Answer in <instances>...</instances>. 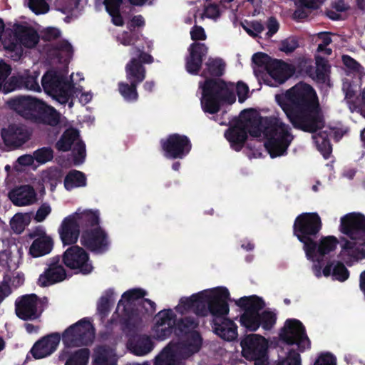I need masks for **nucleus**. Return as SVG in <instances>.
Wrapping results in <instances>:
<instances>
[{"label":"nucleus","instance_id":"obj_1","mask_svg":"<svg viewBox=\"0 0 365 365\" xmlns=\"http://www.w3.org/2000/svg\"><path fill=\"white\" fill-rule=\"evenodd\" d=\"M247 132L264 140V146L271 158L284 155L294 139L292 128L279 117H260L253 109L241 112L239 118L225 133L226 139L235 150L243 147Z\"/></svg>","mask_w":365,"mask_h":365},{"label":"nucleus","instance_id":"obj_2","mask_svg":"<svg viewBox=\"0 0 365 365\" xmlns=\"http://www.w3.org/2000/svg\"><path fill=\"white\" fill-rule=\"evenodd\" d=\"M230 299L229 289L218 286L180 298L175 309L181 314L192 310L199 316L210 315L214 332L224 340L232 341L238 334L236 324L227 317L230 312Z\"/></svg>","mask_w":365,"mask_h":365},{"label":"nucleus","instance_id":"obj_3","mask_svg":"<svg viewBox=\"0 0 365 365\" xmlns=\"http://www.w3.org/2000/svg\"><path fill=\"white\" fill-rule=\"evenodd\" d=\"M275 100L294 127L314 132L323 126L317 94L309 85L297 83L286 92L277 94Z\"/></svg>","mask_w":365,"mask_h":365},{"label":"nucleus","instance_id":"obj_4","mask_svg":"<svg viewBox=\"0 0 365 365\" xmlns=\"http://www.w3.org/2000/svg\"><path fill=\"white\" fill-rule=\"evenodd\" d=\"M338 230L346 236L340 239L339 257L349 267L365 259V215L354 212L341 216Z\"/></svg>","mask_w":365,"mask_h":365},{"label":"nucleus","instance_id":"obj_5","mask_svg":"<svg viewBox=\"0 0 365 365\" xmlns=\"http://www.w3.org/2000/svg\"><path fill=\"white\" fill-rule=\"evenodd\" d=\"M199 88L202 91L200 100L202 110L210 113L217 112L222 103H235L236 97L234 90H236L240 103L244 102L249 96V88L242 82H238L235 86L221 79L207 78L199 83Z\"/></svg>","mask_w":365,"mask_h":365},{"label":"nucleus","instance_id":"obj_6","mask_svg":"<svg viewBox=\"0 0 365 365\" xmlns=\"http://www.w3.org/2000/svg\"><path fill=\"white\" fill-rule=\"evenodd\" d=\"M187 314H181L175 308L165 309L158 312L153 319L150 328L152 339L162 341L168 339L173 333L176 335L189 333L185 341H173L180 344L193 343L192 334L196 331H192L197 327V323L192 318L184 317ZM197 334L200 336L197 332Z\"/></svg>","mask_w":365,"mask_h":365},{"label":"nucleus","instance_id":"obj_7","mask_svg":"<svg viewBox=\"0 0 365 365\" xmlns=\"http://www.w3.org/2000/svg\"><path fill=\"white\" fill-rule=\"evenodd\" d=\"M74 74L69 78L66 76V71L48 70L42 77L41 85L48 95L51 96L61 104L68 103L69 108L73 106V98H79L82 104L89 103L93 94L90 92H83L79 86H76L73 81Z\"/></svg>","mask_w":365,"mask_h":365},{"label":"nucleus","instance_id":"obj_8","mask_svg":"<svg viewBox=\"0 0 365 365\" xmlns=\"http://www.w3.org/2000/svg\"><path fill=\"white\" fill-rule=\"evenodd\" d=\"M235 305L243 310L240 317V325L246 329L255 331L262 327L265 331L272 329L277 322V314L267 309L259 313L265 307L262 297L251 295L234 299Z\"/></svg>","mask_w":365,"mask_h":365},{"label":"nucleus","instance_id":"obj_9","mask_svg":"<svg viewBox=\"0 0 365 365\" xmlns=\"http://www.w3.org/2000/svg\"><path fill=\"white\" fill-rule=\"evenodd\" d=\"M6 105L24 118L36 123L55 125L59 120V114L54 108L30 96L11 98L7 101Z\"/></svg>","mask_w":365,"mask_h":365},{"label":"nucleus","instance_id":"obj_10","mask_svg":"<svg viewBox=\"0 0 365 365\" xmlns=\"http://www.w3.org/2000/svg\"><path fill=\"white\" fill-rule=\"evenodd\" d=\"M4 25L0 19V40L6 50L19 53L22 46L34 47L39 41L37 31L26 23L15 24L4 31Z\"/></svg>","mask_w":365,"mask_h":365},{"label":"nucleus","instance_id":"obj_11","mask_svg":"<svg viewBox=\"0 0 365 365\" xmlns=\"http://www.w3.org/2000/svg\"><path fill=\"white\" fill-rule=\"evenodd\" d=\"M193 343L180 344L170 341L154 359V365H185V360L199 351L202 339L197 333L192 334Z\"/></svg>","mask_w":365,"mask_h":365},{"label":"nucleus","instance_id":"obj_12","mask_svg":"<svg viewBox=\"0 0 365 365\" xmlns=\"http://www.w3.org/2000/svg\"><path fill=\"white\" fill-rule=\"evenodd\" d=\"M321 228V218L316 212L302 213L294 221V234L303 244V250L309 256L313 253L310 247L312 242L315 240Z\"/></svg>","mask_w":365,"mask_h":365},{"label":"nucleus","instance_id":"obj_13","mask_svg":"<svg viewBox=\"0 0 365 365\" xmlns=\"http://www.w3.org/2000/svg\"><path fill=\"white\" fill-rule=\"evenodd\" d=\"M242 354L246 359L252 361L255 365L268 364L269 340L258 334L245 336L240 342Z\"/></svg>","mask_w":365,"mask_h":365},{"label":"nucleus","instance_id":"obj_14","mask_svg":"<svg viewBox=\"0 0 365 365\" xmlns=\"http://www.w3.org/2000/svg\"><path fill=\"white\" fill-rule=\"evenodd\" d=\"M279 339L289 346H295L299 352H304L311 347L310 340L305 327L297 319H287L279 333Z\"/></svg>","mask_w":365,"mask_h":365},{"label":"nucleus","instance_id":"obj_15","mask_svg":"<svg viewBox=\"0 0 365 365\" xmlns=\"http://www.w3.org/2000/svg\"><path fill=\"white\" fill-rule=\"evenodd\" d=\"M94 337L93 326L85 318L67 328L62 334V341L66 346H80L92 343Z\"/></svg>","mask_w":365,"mask_h":365},{"label":"nucleus","instance_id":"obj_16","mask_svg":"<svg viewBox=\"0 0 365 365\" xmlns=\"http://www.w3.org/2000/svg\"><path fill=\"white\" fill-rule=\"evenodd\" d=\"M64 264L69 269L83 274H88L93 270V265L88 253L81 247L72 245L62 255Z\"/></svg>","mask_w":365,"mask_h":365},{"label":"nucleus","instance_id":"obj_17","mask_svg":"<svg viewBox=\"0 0 365 365\" xmlns=\"http://www.w3.org/2000/svg\"><path fill=\"white\" fill-rule=\"evenodd\" d=\"M56 148L58 150L63 152L72 150L73 163L76 165L82 164L85 160V145L79 138L78 132L76 129L66 130L56 143Z\"/></svg>","mask_w":365,"mask_h":365},{"label":"nucleus","instance_id":"obj_18","mask_svg":"<svg viewBox=\"0 0 365 365\" xmlns=\"http://www.w3.org/2000/svg\"><path fill=\"white\" fill-rule=\"evenodd\" d=\"M130 52L132 58L125 66L126 77L130 83H139L145 77V70L142 63H152L153 57L136 47H132Z\"/></svg>","mask_w":365,"mask_h":365},{"label":"nucleus","instance_id":"obj_19","mask_svg":"<svg viewBox=\"0 0 365 365\" xmlns=\"http://www.w3.org/2000/svg\"><path fill=\"white\" fill-rule=\"evenodd\" d=\"M163 155L169 159H182L191 150V143L184 135L171 134L161 140Z\"/></svg>","mask_w":365,"mask_h":365},{"label":"nucleus","instance_id":"obj_20","mask_svg":"<svg viewBox=\"0 0 365 365\" xmlns=\"http://www.w3.org/2000/svg\"><path fill=\"white\" fill-rule=\"evenodd\" d=\"M40 72L35 69L19 71L8 78L4 89L7 92H12L21 88L40 91L41 86L37 81Z\"/></svg>","mask_w":365,"mask_h":365},{"label":"nucleus","instance_id":"obj_21","mask_svg":"<svg viewBox=\"0 0 365 365\" xmlns=\"http://www.w3.org/2000/svg\"><path fill=\"white\" fill-rule=\"evenodd\" d=\"M29 129L21 123H13L3 128L1 131L4 144L12 149L20 148L31 138Z\"/></svg>","mask_w":365,"mask_h":365},{"label":"nucleus","instance_id":"obj_22","mask_svg":"<svg viewBox=\"0 0 365 365\" xmlns=\"http://www.w3.org/2000/svg\"><path fill=\"white\" fill-rule=\"evenodd\" d=\"M188 5L190 6L188 15L185 17V22L187 24H191L196 19L197 12L199 11V7L200 6H203L202 12L199 14V17L201 20L207 19L213 21H217L220 18L222 14L217 4L207 0L203 2H202L201 0L190 1Z\"/></svg>","mask_w":365,"mask_h":365},{"label":"nucleus","instance_id":"obj_23","mask_svg":"<svg viewBox=\"0 0 365 365\" xmlns=\"http://www.w3.org/2000/svg\"><path fill=\"white\" fill-rule=\"evenodd\" d=\"M44 300L39 299L36 294H28L21 297L16 302L17 316L24 320L34 319L42 312V304Z\"/></svg>","mask_w":365,"mask_h":365},{"label":"nucleus","instance_id":"obj_24","mask_svg":"<svg viewBox=\"0 0 365 365\" xmlns=\"http://www.w3.org/2000/svg\"><path fill=\"white\" fill-rule=\"evenodd\" d=\"M30 237L34 239L29 250V255L32 257H43L52 251L53 240L43 227H36L31 232Z\"/></svg>","mask_w":365,"mask_h":365},{"label":"nucleus","instance_id":"obj_25","mask_svg":"<svg viewBox=\"0 0 365 365\" xmlns=\"http://www.w3.org/2000/svg\"><path fill=\"white\" fill-rule=\"evenodd\" d=\"M81 243L98 253L106 251L110 244L107 235L101 227L86 229L81 236Z\"/></svg>","mask_w":365,"mask_h":365},{"label":"nucleus","instance_id":"obj_26","mask_svg":"<svg viewBox=\"0 0 365 365\" xmlns=\"http://www.w3.org/2000/svg\"><path fill=\"white\" fill-rule=\"evenodd\" d=\"M311 251L312 255H306L307 259L314 262V264L319 265L323 257L334 252L339 245V240L334 235L322 237L317 242L315 240L312 242Z\"/></svg>","mask_w":365,"mask_h":365},{"label":"nucleus","instance_id":"obj_27","mask_svg":"<svg viewBox=\"0 0 365 365\" xmlns=\"http://www.w3.org/2000/svg\"><path fill=\"white\" fill-rule=\"evenodd\" d=\"M268 77L264 80L269 86L283 83L294 72L293 66L278 60H273L267 67Z\"/></svg>","mask_w":365,"mask_h":365},{"label":"nucleus","instance_id":"obj_28","mask_svg":"<svg viewBox=\"0 0 365 365\" xmlns=\"http://www.w3.org/2000/svg\"><path fill=\"white\" fill-rule=\"evenodd\" d=\"M339 261H331L327 264V265L322 270L321 267L317 264H314L312 270L317 277H321L322 275L324 277L331 276L333 279L345 282L349 277V271L346 267L345 264L348 265L346 262L342 261L339 257Z\"/></svg>","mask_w":365,"mask_h":365},{"label":"nucleus","instance_id":"obj_29","mask_svg":"<svg viewBox=\"0 0 365 365\" xmlns=\"http://www.w3.org/2000/svg\"><path fill=\"white\" fill-rule=\"evenodd\" d=\"M65 268L59 264L58 257L51 259L48 267L40 274L38 284L41 287H48L66 279Z\"/></svg>","mask_w":365,"mask_h":365},{"label":"nucleus","instance_id":"obj_30","mask_svg":"<svg viewBox=\"0 0 365 365\" xmlns=\"http://www.w3.org/2000/svg\"><path fill=\"white\" fill-rule=\"evenodd\" d=\"M58 233L63 245H71L77 242L80 235V225L71 214L63 219L58 228Z\"/></svg>","mask_w":365,"mask_h":365},{"label":"nucleus","instance_id":"obj_31","mask_svg":"<svg viewBox=\"0 0 365 365\" xmlns=\"http://www.w3.org/2000/svg\"><path fill=\"white\" fill-rule=\"evenodd\" d=\"M189 55L185 59L186 71L192 75L198 74L202 63L203 58L208 52L205 43H192L188 48Z\"/></svg>","mask_w":365,"mask_h":365},{"label":"nucleus","instance_id":"obj_32","mask_svg":"<svg viewBox=\"0 0 365 365\" xmlns=\"http://www.w3.org/2000/svg\"><path fill=\"white\" fill-rule=\"evenodd\" d=\"M61 341L59 334L54 333L43 337L34 344L31 349V354L35 359L45 358L53 353Z\"/></svg>","mask_w":365,"mask_h":365},{"label":"nucleus","instance_id":"obj_33","mask_svg":"<svg viewBox=\"0 0 365 365\" xmlns=\"http://www.w3.org/2000/svg\"><path fill=\"white\" fill-rule=\"evenodd\" d=\"M73 346H66L60 351L58 359L64 365H88L90 351L86 348L73 350Z\"/></svg>","mask_w":365,"mask_h":365},{"label":"nucleus","instance_id":"obj_34","mask_svg":"<svg viewBox=\"0 0 365 365\" xmlns=\"http://www.w3.org/2000/svg\"><path fill=\"white\" fill-rule=\"evenodd\" d=\"M9 197L16 206H27L36 201V193L30 185H22L12 190Z\"/></svg>","mask_w":365,"mask_h":365},{"label":"nucleus","instance_id":"obj_35","mask_svg":"<svg viewBox=\"0 0 365 365\" xmlns=\"http://www.w3.org/2000/svg\"><path fill=\"white\" fill-rule=\"evenodd\" d=\"M117 361L115 351L108 346L96 348L93 354L92 365H117Z\"/></svg>","mask_w":365,"mask_h":365},{"label":"nucleus","instance_id":"obj_36","mask_svg":"<svg viewBox=\"0 0 365 365\" xmlns=\"http://www.w3.org/2000/svg\"><path fill=\"white\" fill-rule=\"evenodd\" d=\"M72 214L75 215L78 224H85L86 229L99 227L100 212L98 210L78 208Z\"/></svg>","mask_w":365,"mask_h":365},{"label":"nucleus","instance_id":"obj_37","mask_svg":"<svg viewBox=\"0 0 365 365\" xmlns=\"http://www.w3.org/2000/svg\"><path fill=\"white\" fill-rule=\"evenodd\" d=\"M46 52L49 58H56L59 62L66 64L72 56L73 48L68 41H62L55 47L47 48Z\"/></svg>","mask_w":365,"mask_h":365},{"label":"nucleus","instance_id":"obj_38","mask_svg":"<svg viewBox=\"0 0 365 365\" xmlns=\"http://www.w3.org/2000/svg\"><path fill=\"white\" fill-rule=\"evenodd\" d=\"M129 349L137 356H144L150 353L154 348L151 336L142 335L137 336L128 344Z\"/></svg>","mask_w":365,"mask_h":365},{"label":"nucleus","instance_id":"obj_39","mask_svg":"<svg viewBox=\"0 0 365 365\" xmlns=\"http://www.w3.org/2000/svg\"><path fill=\"white\" fill-rule=\"evenodd\" d=\"M63 184L65 189L71 191L75 188L85 187L86 178L82 172L73 170L66 175Z\"/></svg>","mask_w":365,"mask_h":365},{"label":"nucleus","instance_id":"obj_40","mask_svg":"<svg viewBox=\"0 0 365 365\" xmlns=\"http://www.w3.org/2000/svg\"><path fill=\"white\" fill-rule=\"evenodd\" d=\"M225 70V63L222 58H210L205 63V68L202 73V76L207 78L210 76H220L222 75Z\"/></svg>","mask_w":365,"mask_h":365},{"label":"nucleus","instance_id":"obj_41","mask_svg":"<svg viewBox=\"0 0 365 365\" xmlns=\"http://www.w3.org/2000/svg\"><path fill=\"white\" fill-rule=\"evenodd\" d=\"M98 3H103L107 12L112 19V22L116 26L123 24V18L120 14V6L122 0H96Z\"/></svg>","mask_w":365,"mask_h":365},{"label":"nucleus","instance_id":"obj_42","mask_svg":"<svg viewBox=\"0 0 365 365\" xmlns=\"http://www.w3.org/2000/svg\"><path fill=\"white\" fill-rule=\"evenodd\" d=\"M333 130L329 129V133H327V130H324L316 133L313 135V139L317 147L318 150L323 155L324 158H328L331 153V146L329 140L327 139L328 135L333 133Z\"/></svg>","mask_w":365,"mask_h":365},{"label":"nucleus","instance_id":"obj_43","mask_svg":"<svg viewBox=\"0 0 365 365\" xmlns=\"http://www.w3.org/2000/svg\"><path fill=\"white\" fill-rule=\"evenodd\" d=\"M115 293L113 289H109L106 290L100 298L98 302V312L101 315H105L108 313L110 303L114 300Z\"/></svg>","mask_w":365,"mask_h":365},{"label":"nucleus","instance_id":"obj_44","mask_svg":"<svg viewBox=\"0 0 365 365\" xmlns=\"http://www.w3.org/2000/svg\"><path fill=\"white\" fill-rule=\"evenodd\" d=\"M30 222V217L27 213H17L11 220L10 224L12 230L16 233L24 231Z\"/></svg>","mask_w":365,"mask_h":365},{"label":"nucleus","instance_id":"obj_45","mask_svg":"<svg viewBox=\"0 0 365 365\" xmlns=\"http://www.w3.org/2000/svg\"><path fill=\"white\" fill-rule=\"evenodd\" d=\"M61 176V172L56 168H50L41 173V180L43 183H49L51 190L56 187L57 181L59 180Z\"/></svg>","mask_w":365,"mask_h":365},{"label":"nucleus","instance_id":"obj_46","mask_svg":"<svg viewBox=\"0 0 365 365\" xmlns=\"http://www.w3.org/2000/svg\"><path fill=\"white\" fill-rule=\"evenodd\" d=\"M138 83H128L121 82L119 83V92L127 101H134L138 98L136 86Z\"/></svg>","mask_w":365,"mask_h":365},{"label":"nucleus","instance_id":"obj_47","mask_svg":"<svg viewBox=\"0 0 365 365\" xmlns=\"http://www.w3.org/2000/svg\"><path fill=\"white\" fill-rule=\"evenodd\" d=\"M145 295V292L142 289L135 288L129 289L123 294L121 299L118 304V308H120L121 305H123L124 302L132 303L135 300L143 297Z\"/></svg>","mask_w":365,"mask_h":365},{"label":"nucleus","instance_id":"obj_48","mask_svg":"<svg viewBox=\"0 0 365 365\" xmlns=\"http://www.w3.org/2000/svg\"><path fill=\"white\" fill-rule=\"evenodd\" d=\"M276 365H301L299 352H296L292 348L288 349L287 356L286 357L279 356Z\"/></svg>","mask_w":365,"mask_h":365},{"label":"nucleus","instance_id":"obj_49","mask_svg":"<svg viewBox=\"0 0 365 365\" xmlns=\"http://www.w3.org/2000/svg\"><path fill=\"white\" fill-rule=\"evenodd\" d=\"M25 4L36 15L45 14L49 11V5L45 0H25Z\"/></svg>","mask_w":365,"mask_h":365},{"label":"nucleus","instance_id":"obj_50","mask_svg":"<svg viewBox=\"0 0 365 365\" xmlns=\"http://www.w3.org/2000/svg\"><path fill=\"white\" fill-rule=\"evenodd\" d=\"M33 154L35 162L39 165H43L50 162L53 158V152L52 149L46 147L35 150Z\"/></svg>","mask_w":365,"mask_h":365},{"label":"nucleus","instance_id":"obj_51","mask_svg":"<svg viewBox=\"0 0 365 365\" xmlns=\"http://www.w3.org/2000/svg\"><path fill=\"white\" fill-rule=\"evenodd\" d=\"M139 38V35L130 31H123L117 36V41L125 46H133Z\"/></svg>","mask_w":365,"mask_h":365},{"label":"nucleus","instance_id":"obj_52","mask_svg":"<svg viewBox=\"0 0 365 365\" xmlns=\"http://www.w3.org/2000/svg\"><path fill=\"white\" fill-rule=\"evenodd\" d=\"M24 282V276L21 272L12 273V276L7 274L4 279L2 285H7L10 289V286L17 287L23 284Z\"/></svg>","mask_w":365,"mask_h":365},{"label":"nucleus","instance_id":"obj_53","mask_svg":"<svg viewBox=\"0 0 365 365\" xmlns=\"http://www.w3.org/2000/svg\"><path fill=\"white\" fill-rule=\"evenodd\" d=\"M242 26L245 31L252 37L257 36L263 31V26L257 21H245L242 23Z\"/></svg>","mask_w":365,"mask_h":365},{"label":"nucleus","instance_id":"obj_54","mask_svg":"<svg viewBox=\"0 0 365 365\" xmlns=\"http://www.w3.org/2000/svg\"><path fill=\"white\" fill-rule=\"evenodd\" d=\"M11 72V67L2 60H0V91L8 93L4 87L8 82L7 77Z\"/></svg>","mask_w":365,"mask_h":365},{"label":"nucleus","instance_id":"obj_55","mask_svg":"<svg viewBox=\"0 0 365 365\" xmlns=\"http://www.w3.org/2000/svg\"><path fill=\"white\" fill-rule=\"evenodd\" d=\"M80 0H72V2H67L66 0H56L55 7L56 10L66 14L78 6Z\"/></svg>","mask_w":365,"mask_h":365},{"label":"nucleus","instance_id":"obj_56","mask_svg":"<svg viewBox=\"0 0 365 365\" xmlns=\"http://www.w3.org/2000/svg\"><path fill=\"white\" fill-rule=\"evenodd\" d=\"M252 61L259 68H264L267 71L269 64L273 61V60L264 53H257L253 55Z\"/></svg>","mask_w":365,"mask_h":365},{"label":"nucleus","instance_id":"obj_57","mask_svg":"<svg viewBox=\"0 0 365 365\" xmlns=\"http://www.w3.org/2000/svg\"><path fill=\"white\" fill-rule=\"evenodd\" d=\"M35 163L34 154L32 155H23L18 158L14 164V168L16 171L21 170L22 167L34 165Z\"/></svg>","mask_w":365,"mask_h":365},{"label":"nucleus","instance_id":"obj_58","mask_svg":"<svg viewBox=\"0 0 365 365\" xmlns=\"http://www.w3.org/2000/svg\"><path fill=\"white\" fill-rule=\"evenodd\" d=\"M51 212V207L49 203H43L37 210L34 219L36 222H43Z\"/></svg>","mask_w":365,"mask_h":365},{"label":"nucleus","instance_id":"obj_59","mask_svg":"<svg viewBox=\"0 0 365 365\" xmlns=\"http://www.w3.org/2000/svg\"><path fill=\"white\" fill-rule=\"evenodd\" d=\"M314 365H336V358L330 353H322L318 356Z\"/></svg>","mask_w":365,"mask_h":365},{"label":"nucleus","instance_id":"obj_60","mask_svg":"<svg viewBox=\"0 0 365 365\" xmlns=\"http://www.w3.org/2000/svg\"><path fill=\"white\" fill-rule=\"evenodd\" d=\"M43 39L46 41H53L61 36V31L56 27H47L41 31Z\"/></svg>","mask_w":365,"mask_h":365},{"label":"nucleus","instance_id":"obj_61","mask_svg":"<svg viewBox=\"0 0 365 365\" xmlns=\"http://www.w3.org/2000/svg\"><path fill=\"white\" fill-rule=\"evenodd\" d=\"M190 33L193 41H204L207 38L205 29L200 26H194Z\"/></svg>","mask_w":365,"mask_h":365},{"label":"nucleus","instance_id":"obj_62","mask_svg":"<svg viewBox=\"0 0 365 365\" xmlns=\"http://www.w3.org/2000/svg\"><path fill=\"white\" fill-rule=\"evenodd\" d=\"M298 46L297 41L294 38L284 40L280 46V50L285 53H290L294 51Z\"/></svg>","mask_w":365,"mask_h":365},{"label":"nucleus","instance_id":"obj_63","mask_svg":"<svg viewBox=\"0 0 365 365\" xmlns=\"http://www.w3.org/2000/svg\"><path fill=\"white\" fill-rule=\"evenodd\" d=\"M145 25V18L142 15L133 16L129 21L128 26L130 29H140Z\"/></svg>","mask_w":365,"mask_h":365},{"label":"nucleus","instance_id":"obj_64","mask_svg":"<svg viewBox=\"0 0 365 365\" xmlns=\"http://www.w3.org/2000/svg\"><path fill=\"white\" fill-rule=\"evenodd\" d=\"M317 72L319 76H324L329 70L327 61L319 56L316 57Z\"/></svg>","mask_w":365,"mask_h":365}]
</instances>
